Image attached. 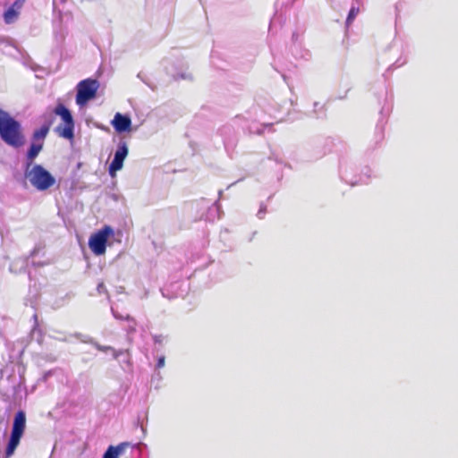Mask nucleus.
Wrapping results in <instances>:
<instances>
[{"label": "nucleus", "mask_w": 458, "mask_h": 458, "mask_svg": "<svg viewBox=\"0 0 458 458\" xmlns=\"http://www.w3.org/2000/svg\"><path fill=\"white\" fill-rule=\"evenodd\" d=\"M165 366V357L164 356H161L158 360H157V367L158 369H161Z\"/></svg>", "instance_id": "18"}, {"label": "nucleus", "mask_w": 458, "mask_h": 458, "mask_svg": "<svg viewBox=\"0 0 458 458\" xmlns=\"http://www.w3.org/2000/svg\"><path fill=\"white\" fill-rule=\"evenodd\" d=\"M261 212H262V210L260 209V210L259 211V216H260ZM259 217L261 218V216H259Z\"/></svg>", "instance_id": "22"}, {"label": "nucleus", "mask_w": 458, "mask_h": 458, "mask_svg": "<svg viewBox=\"0 0 458 458\" xmlns=\"http://www.w3.org/2000/svg\"><path fill=\"white\" fill-rule=\"evenodd\" d=\"M24 177L38 191H46L56 183L54 175L39 164H25Z\"/></svg>", "instance_id": "2"}, {"label": "nucleus", "mask_w": 458, "mask_h": 458, "mask_svg": "<svg viewBox=\"0 0 458 458\" xmlns=\"http://www.w3.org/2000/svg\"><path fill=\"white\" fill-rule=\"evenodd\" d=\"M98 88L99 82L95 79L80 81L77 85L76 104L80 106H85L96 97Z\"/></svg>", "instance_id": "4"}, {"label": "nucleus", "mask_w": 458, "mask_h": 458, "mask_svg": "<svg viewBox=\"0 0 458 458\" xmlns=\"http://www.w3.org/2000/svg\"><path fill=\"white\" fill-rule=\"evenodd\" d=\"M114 317L116 318H122V317L118 316L114 310H113Z\"/></svg>", "instance_id": "20"}, {"label": "nucleus", "mask_w": 458, "mask_h": 458, "mask_svg": "<svg viewBox=\"0 0 458 458\" xmlns=\"http://www.w3.org/2000/svg\"><path fill=\"white\" fill-rule=\"evenodd\" d=\"M55 114L59 115L64 123H74L71 112L62 104L55 109Z\"/></svg>", "instance_id": "12"}, {"label": "nucleus", "mask_w": 458, "mask_h": 458, "mask_svg": "<svg viewBox=\"0 0 458 458\" xmlns=\"http://www.w3.org/2000/svg\"><path fill=\"white\" fill-rule=\"evenodd\" d=\"M103 289H104V284H103V283H101V284H98V290L100 292V291H101V290H103Z\"/></svg>", "instance_id": "19"}, {"label": "nucleus", "mask_w": 458, "mask_h": 458, "mask_svg": "<svg viewBox=\"0 0 458 458\" xmlns=\"http://www.w3.org/2000/svg\"><path fill=\"white\" fill-rule=\"evenodd\" d=\"M24 0H16L4 13L5 23L11 24L14 22L23 6Z\"/></svg>", "instance_id": "8"}, {"label": "nucleus", "mask_w": 458, "mask_h": 458, "mask_svg": "<svg viewBox=\"0 0 458 458\" xmlns=\"http://www.w3.org/2000/svg\"><path fill=\"white\" fill-rule=\"evenodd\" d=\"M77 337L81 341V342H84V343H90L92 344L93 343V340L89 337L88 335H77Z\"/></svg>", "instance_id": "17"}, {"label": "nucleus", "mask_w": 458, "mask_h": 458, "mask_svg": "<svg viewBox=\"0 0 458 458\" xmlns=\"http://www.w3.org/2000/svg\"><path fill=\"white\" fill-rule=\"evenodd\" d=\"M56 133L66 140H72L74 136V123H63L56 127Z\"/></svg>", "instance_id": "10"}, {"label": "nucleus", "mask_w": 458, "mask_h": 458, "mask_svg": "<svg viewBox=\"0 0 458 458\" xmlns=\"http://www.w3.org/2000/svg\"><path fill=\"white\" fill-rule=\"evenodd\" d=\"M0 137L4 142L15 148L21 147L25 142L20 123L2 109H0Z\"/></svg>", "instance_id": "1"}, {"label": "nucleus", "mask_w": 458, "mask_h": 458, "mask_svg": "<svg viewBox=\"0 0 458 458\" xmlns=\"http://www.w3.org/2000/svg\"><path fill=\"white\" fill-rule=\"evenodd\" d=\"M358 13H359V8L352 6L351 8L349 14L347 16V19H346L347 26H349L353 21V20L355 19V17L357 16Z\"/></svg>", "instance_id": "15"}, {"label": "nucleus", "mask_w": 458, "mask_h": 458, "mask_svg": "<svg viewBox=\"0 0 458 458\" xmlns=\"http://www.w3.org/2000/svg\"><path fill=\"white\" fill-rule=\"evenodd\" d=\"M188 77H189V76H186V75H184V74H182V75H181V78H182V79H187Z\"/></svg>", "instance_id": "21"}, {"label": "nucleus", "mask_w": 458, "mask_h": 458, "mask_svg": "<svg viewBox=\"0 0 458 458\" xmlns=\"http://www.w3.org/2000/svg\"><path fill=\"white\" fill-rule=\"evenodd\" d=\"M111 124L116 132H127L131 131V120L128 115L116 113L111 122Z\"/></svg>", "instance_id": "7"}, {"label": "nucleus", "mask_w": 458, "mask_h": 458, "mask_svg": "<svg viewBox=\"0 0 458 458\" xmlns=\"http://www.w3.org/2000/svg\"><path fill=\"white\" fill-rule=\"evenodd\" d=\"M26 427V415L22 411H18L15 414L11 437L6 447L5 455L6 458L12 456L17 448L20 440L23 435Z\"/></svg>", "instance_id": "3"}, {"label": "nucleus", "mask_w": 458, "mask_h": 458, "mask_svg": "<svg viewBox=\"0 0 458 458\" xmlns=\"http://www.w3.org/2000/svg\"><path fill=\"white\" fill-rule=\"evenodd\" d=\"M128 446L129 443L127 442L121 443L117 445H110L103 454L102 458H119Z\"/></svg>", "instance_id": "9"}, {"label": "nucleus", "mask_w": 458, "mask_h": 458, "mask_svg": "<svg viewBox=\"0 0 458 458\" xmlns=\"http://www.w3.org/2000/svg\"><path fill=\"white\" fill-rule=\"evenodd\" d=\"M129 150L125 141L121 140L118 143L117 148L114 152V158L109 165L108 173L111 177H114L116 173L120 171L123 166V161L128 156Z\"/></svg>", "instance_id": "6"}, {"label": "nucleus", "mask_w": 458, "mask_h": 458, "mask_svg": "<svg viewBox=\"0 0 458 458\" xmlns=\"http://www.w3.org/2000/svg\"><path fill=\"white\" fill-rule=\"evenodd\" d=\"M49 124H44L40 128L35 130L32 135V140L40 142L44 145V140L49 131Z\"/></svg>", "instance_id": "13"}, {"label": "nucleus", "mask_w": 458, "mask_h": 458, "mask_svg": "<svg viewBox=\"0 0 458 458\" xmlns=\"http://www.w3.org/2000/svg\"><path fill=\"white\" fill-rule=\"evenodd\" d=\"M153 339L157 344H163L165 342V337L162 335H154Z\"/></svg>", "instance_id": "16"}, {"label": "nucleus", "mask_w": 458, "mask_h": 458, "mask_svg": "<svg viewBox=\"0 0 458 458\" xmlns=\"http://www.w3.org/2000/svg\"><path fill=\"white\" fill-rule=\"evenodd\" d=\"M92 344H94V346L101 351V352H107V351H111L112 352V354L114 356V359H117L120 355L125 353V352L123 351H116L114 350V348L110 347V346H104V345H101L96 342L93 341Z\"/></svg>", "instance_id": "14"}, {"label": "nucleus", "mask_w": 458, "mask_h": 458, "mask_svg": "<svg viewBox=\"0 0 458 458\" xmlns=\"http://www.w3.org/2000/svg\"><path fill=\"white\" fill-rule=\"evenodd\" d=\"M43 148V144L40 142L33 141L30 144V147L26 155V163L25 164H35L34 159L38 156L40 151Z\"/></svg>", "instance_id": "11"}, {"label": "nucleus", "mask_w": 458, "mask_h": 458, "mask_svg": "<svg viewBox=\"0 0 458 458\" xmlns=\"http://www.w3.org/2000/svg\"><path fill=\"white\" fill-rule=\"evenodd\" d=\"M114 229L109 225H106L93 233L89 240V247L91 251L97 256L103 255L106 252L107 240L114 236Z\"/></svg>", "instance_id": "5"}]
</instances>
